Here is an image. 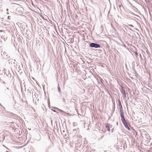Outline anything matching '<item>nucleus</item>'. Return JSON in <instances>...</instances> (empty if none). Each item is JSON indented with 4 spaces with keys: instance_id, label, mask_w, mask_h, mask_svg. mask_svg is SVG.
<instances>
[{
    "instance_id": "nucleus-13",
    "label": "nucleus",
    "mask_w": 152,
    "mask_h": 152,
    "mask_svg": "<svg viewBox=\"0 0 152 152\" xmlns=\"http://www.w3.org/2000/svg\"><path fill=\"white\" fill-rule=\"evenodd\" d=\"M123 95H124L125 98L126 97V92L123 93Z\"/></svg>"
},
{
    "instance_id": "nucleus-27",
    "label": "nucleus",
    "mask_w": 152,
    "mask_h": 152,
    "mask_svg": "<svg viewBox=\"0 0 152 152\" xmlns=\"http://www.w3.org/2000/svg\"><path fill=\"white\" fill-rule=\"evenodd\" d=\"M3 138H4V137H3H3H2V139H3Z\"/></svg>"
},
{
    "instance_id": "nucleus-5",
    "label": "nucleus",
    "mask_w": 152,
    "mask_h": 152,
    "mask_svg": "<svg viewBox=\"0 0 152 152\" xmlns=\"http://www.w3.org/2000/svg\"><path fill=\"white\" fill-rule=\"evenodd\" d=\"M118 106L119 107L120 110L123 109L120 100H118Z\"/></svg>"
},
{
    "instance_id": "nucleus-24",
    "label": "nucleus",
    "mask_w": 152,
    "mask_h": 152,
    "mask_svg": "<svg viewBox=\"0 0 152 152\" xmlns=\"http://www.w3.org/2000/svg\"><path fill=\"white\" fill-rule=\"evenodd\" d=\"M119 7H121V5H119Z\"/></svg>"
},
{
    "instance_id": "nucleus-15",
    "label": "nucleus",
    "mask_w": 152,
    "mask_h": 152,
    "mask_svg": "<svg viewBox=\"0 0 152 152\" xmlns=\"http://www.w3.org/2000/svg\"><path fill=\"white\" fill-rule=\"evenodd\" d=\"M52 110L54 112H57V111H56V110Z\"/></svg>"
},
{
    "instance_id": "nucleus-16",
    "label": "nucleus",
    "mask_w": 152,
    "mask_h": 152,
    "mask_svg": "<svg viewBox=\"0 0 152 152\" xmlns=\"http://www.w3.org/2000/svg\"><path fill=\"white\" fill-rule=\"evenodd\" d=\"M0 106L2 107L3 108H5L4 107L2 106V104L0 103Z\"/></svg>"
},
{
    "instance_id": "nucleus-26",
    "label": "nucleus",
    "mask_w": 152,
    "mask_h": 152,
    "mask_svg": "<svg viewBox=\"0 0 152 152\" xmlns=\"http://www.w3.org/2000/svg\"><path fill=\"white\" fill-rule=\"evenodd\" d=\"M1 136H3V135H1Z\"/></svg>"
},
{
    "instance_id": "nucleus-12",
    "label": "nucleus",
    "mask_w": 152,
    "mask_h": 152,
    "mask_svg": "<svg viewBox=\"0 0 152 152\" xmlns=\"http://www.w3.org/2000/svg\"><path fill=\"white\" fill-rule=\"evenodd\" d=\"M5 59H7L8 61H9L10 59V56H7V58Z\"/></svg>"
},
{
    "instance_id": "nucleus-6",
    "label": "nucleus",
    "mask_w": 152,
    "mask_h": 152,
    "mask_svg": "<svg viewBox=\"0 0 152 152\" xmlns=\"http://www.w3.org/2000/svg\"><path fill=\"white\" fill-rule=\"evenodd\" d=\"M121 90L120 91L121 94H123V93H125L126 92L125 89L123 87L121 86Z\"/></svg>"
},
{
    "instance_id": "nucleus-14",
    "label": "nucleus",
    "mask_w": 152,
    "mask_h": 152,
    "mask_svg": "<svg viewBox=\"0 0 152 152\" xmlns=\"http://www.w3.org/2000/svg\"><path fill=\"white\" fill-rule=\"evenodd\" d=\"M129 25L130 27H134L133 26V25H132L130 24V25Z\"/></svg>"
},
{
    "instance_id": "nucleus-23",
    "label": "nucleus",
    "mask_w": 152,
    "mask_h": 152,
    "mask_svg": "<svg viewBox=\"0 0 152 152\" xmlns=\"http://www.w3.org/2000/svg\"><path fill=\"white\" fill-rule=\"evenodd\" d=\"M8 152V151H6V152Z\"/></svg>"
},
{
    "instance_id": "nucleus-2",
    "label": "nucleus",
    "mask_w": 152,
    "mask_h": 152,
    "mask_svg": "<svg viewBox=\"0 0 152 152\" xmlns=\"http://www.w3.org/2000/svg\"><path fill=\"white\" fill-rule=\"evenodd\" d=\"M121 121L125 127L128 130H130V129L127 123L126 122L125 119Z\"/></svg>"
},
{
    "instance_id": "nucleus-4",
    "label": "nucleus",
    "mask_w": 152,
    "mask_h": 152,
    "mask_svg": "<svg viewBox=\"0 0 152 152\" xmlns=\"http://www.w3.org/2000/svg\"><path fill=\"white\" fill-rule=\"evenodd\" d=\"M79 132V129H74L73 130L72 132V134L73 135H75V134L77 132Z\"/></svg>"
},
{
    "instance_id": "nucleus-17",
    "label": "nucleus",
    "mask_w": 152,
    "mask_h": 152,
    "mask_svg": "<svg viewBox=\"0 0 152 152\" xmlns=\"http://www.w3.org/2000/svg\"><path fill=\"white\" fill-rule=\"evenodd\" d=\"M60 111L61 112H63V111L61 110H60Z\"/></svg>"
},
{
    "instance_id": "nucleus-11",
    "label": "nucleus",
    "mask_w": 152,
    "mask_h": 152,
    "mask_svg": "<svg viewBox=\"0 0 152 152\" xmlns=\"http://www.w3.org/2000/svg\"><path fill=\"white\" fill-rule=\"evenodd\" d=\"M134 53L136 57L138 55V53L137 51H135L134 52Z\"/></svg>"
},
{
    "instance_id": "nucleus-25",
    "label": "nucleus",
    "mask_w": 152,
    "mask_h": 152,
    "mask_svg": "<svg viewBox=\"0 0 152 152\" xmlns=\"http://www.w3.org/2000/svg\"><path fill=\"white\" fill-rule=\"evenodd\" d=\"M117 125H118V123L117 122Z\"/></svg>"
},
{
    "instance_id": "nucleus-18",
    "label": "nucleus",
    "mask_w": 152,
    "mask_h": 152,
    "mask_svg": "<svg viewBox=\"0 0 152 152\" xmlns=\"http://www.w3.org/2000/svg\"><path fill=\"white\" fill-rule=\"evenodd\" d=\"M10 16H8V18H7L8 19H10Z\"/></svg>"
},
{
    "instance_id": "nucleus-19",
    "label": "nucleus",
    "mask_w": 152,
    "mask_h": 152,
    "mask_svg": "<svg viewBox=\"0 0 152 152\" xmlns=\"http://www.w3.org/2000/svg\"><path fill=\"white\" fill-rule=\"evenodd\" d=\"M6 149H7V150H10L9 149V148H7V147H6Z\"/></svg>"
},
{
    "instance_id": "nucleus-9",
    "label": "nucleus",
    "mask_w": 152,
    "mask_h": 152,
    "mask_svg": "<svg viewBox=\"0 0 152 152\" xmlns=\"http://www.w3.org/2000/svg\"><path fill=\"white\" fill-rule=\"evenodd\" d=\"M58 92H59V93H60L61 90L60 87L59 86V85L58 86Z\"/></svg>"
},
{
    "instance_id": "nucleus-21",
    "label": "nucleus",
    "mask_w": 152,
    "mask_h": 152,
    "mask_svg": "<svg viewBox=\"0 0 152 152\" xmlns=\"http://www.w3.org/2000/svg\"><path fill=\"white\" fill-rule=\"evenodd\" d=\"M8 10H8V9H7V11H8Z\"/></svg>"
},
{
    "instance_id": "nucleus-8",
    "label": "nucleus",
    "mask_w": 152,
    "mask_h": 152,
    "mask_svg": "<svg viewBox=\"0 0 152 152\" xmlns=\"http://www.w3.org/2000/svg\"><path fill=\"white\" fill-rule=\"evenodd\" d=\"M3 58H4L5 59L6 58H7V55H6V53L5 52H4L3 53Z\"/></svg>"
},
{
    "instance_id": "nucleus-20",
    "label": "nucleus",
    "mask_w": 152,
    "mask_h": 152,
    "mask_svg": "<svg viewBox=\"0 0 152 152\" xmlns=\"http://www.w3.org/2000/svg\"><path fill=\"white\" fill-rule=\"evenodd\" d=\"M103 137H104V136H101V139H102Z\"/></svg>"
},
{
    "instance_id": "nucleus-3",
    "label": "nucleus",
    "mask_w": 152,
    "mask_h": 152,
    "mask_svg": "<svg viewBox=\"0 0 152 152\" xmlns=\"http://www.w3.org/2000/svg\"><path fill=\"white\" fill-rule=\"evenodd\" d=\"M120 116L121 118V120L122 121L125 119L124 117V113L123 112V109L120 110Z\"/></svg>"
},
{
    "instance_id": "nucleus-22",
    "label": "nucleus",
    "mask_w": 152,
    "mask_h": 152,
    "mask_svg": "<svg viewBox=\"0 0 152 152\" xmlns=\"http://www.w3.org/2000/svg\"><path fill=\"white\" fill-rule=\"evenodd\" d=\"M7 90H8V89H9L8 88H7Z\"/></svg>"
},
{
    "instance_id": "nucleus-7",
    "label": "nucleus",
    "mask_w": 152,
    "mask_h": 152,
    "mask_svg": "<svg viewBox=\"0 0 152 152\" xmlns=\"http://www.w3.org/2000/svg\"><path fill=\"white\" fill-rule=\"evenodd\" d=\"M105 127L107 129V130L108 131H110V125L108 124H107Z\"/></svg>"
},
{
    "instance_id": "nucleus-10",
    "label": "nucleus",
    "mask_w": 152,
    "mask_h": 152,
    "mask_svg": "<svg viewBox=\"0 0 152 152\" xmlns=\"http://www.w3.org/2000/svg\"><path fill=\"white\" fill-rule=\"evenodd\" d=\"M62 101L64 103H65V104L66 103L65 99L64 98H62Z\"/></svg>"
},
{
    "instance_id": "nucleus-1",
    "label": "nucleus",
    "mask_w": 152,
    "mask_h": 152,
    "mask_svg": "<svg viewBox=\"0 0 152 152\" xmlns=\"http://www.w3.org/2000/svg\"><path fill=\"white\" fill-rule=\"evenodd\" d=\"M89 46L91 48H101V45L96 42L90 43Z\"/></svg>"
}]
</instances>
